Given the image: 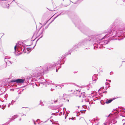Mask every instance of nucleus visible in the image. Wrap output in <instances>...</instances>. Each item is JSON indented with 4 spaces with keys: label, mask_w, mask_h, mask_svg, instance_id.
<instances>
[{
    "label": "nucleus",
    "mask_w": 125,
    "mask_h": 125,
    "mask_svg": "<svg viewBox=\"0 0 125 125\" xmlns=\"http://www.w3.org/2000/svg\"><path fill=\"white\" fill-rule=\"evenodd\" d=\"M72 83H62V85H61L62 86H63V85H63V84H66V85H67V84H72Z\"/></svg>",
    "instance_id": "obj_24"
},
{
    "label": "nucleus",
    "mask_w": 125,
    "mask_h": 125,
    "mask_svg": "<svg viewBox=\"0 0 125 125\" xmlns=\"http://www.w3.org/2000/svg\"><path fill=\"white\" fill-rule=\"evenodd\" d=\"M83 0H78L75 3H74V4H76L77 2H78L79 3H80Z\"/></svg>",
    "instance_id": "obj_25"
},
{
    "label": "nucleus",
    "mask_w": 125,
    "mask_h": 125,
    "mask_svg": "<svg viewBox=\"0 0 125 125\" xmlns=\"http://www.w3.org/2000/svg\"><path fill=\"white\" fill-rule=\"evenodd\" d=\"M90 43L89 36L80 41L79 43V46L81 45L82 47Z\"/></svg>",
    "instance_id": "obj_6"
},
{
    "label": "nucleus",
    "mask_w": 125,
    "mask_h": 125,
    "mask_svg": "<svg viewBox=\"0 0 125 125\" xmlns=\"http://www.w3.org/2000/svg\"><path fill=\"white\" fill-rule=\"evenodd\" d=\"M65 110V111L66 110V109L65 108H63V111L64 112V110Z\"/></svg>",
    "instance_id": "obj_56"
},
{
    "label": "nucleus",
    "mask_w": 125,
    "mask_h": 125,
    "mask_svg": "<svg viewBox=\"0 0 125 125\" xmlns=\"http://www.w3.org/2000/svg\"><path fill=\"white\" fill-rule=\"evenodd\" d=\"M97 79V76L95 75H94L92 77V80L93 81H96Z\"/></svg>",
    "instance_id": "obj_16"
},
{
    "label": "nucleus",
    "mask_w": 125,
    "mask_h": 125,
    "mask_svg": "<svg viewBox=\"0 0 125 125\" xmlns=\"http://www.w3.org/2000/svg\"><path fill=\"white\" fill-rule=\"evenodd\" d=\"M123 1V4L124 5H125V0H122Z\"/></svg>",
    "instance_id": "obj_40"
},
{
    "label": "nucleus",
    "mask_w": 125,
    "mask_h": 125,
    "mask_svg": "<svg viewBox=\"0 0 125 125\" xmlns=\"http://www.w3.org/2000/svg\"><path fill=\"white\" fill-rule=\"evenodd\" d=\"M63 62H62V61L60 63L59 62V64H58V66H57L56 67V72H57L58 70L61 67V65L62 64Z\"/></svg>",
    "instance_id": "obj_12"
},
{
    "label": "nucleus",
    "mask_w": 125,
    "mask_h": 125,
    "mask_svg": "<svg viewBox=\"0 0 125 125\" xmlns=\"http://www.w3.org/2000/svg\"><path fill=\"white\" fill-rule=\"evenodd\" d=\"M110 119V122L111 123H112V124L113 125L116 123H117V121L115 120V119H113L112 120H111ZM111 125H112L111 124Z\"/></svg>",
    "instance_id": "obj_14"
},
{
    "label": "nucleus",
    "mask_w": 125,
    "mask_h": 125,
    "mask_svg": "<svg viewBox=\"0 0 125 125\" xmlns=\"http://www.w3.org/2000/svg\"><path fill=\"white\" fill-rule=\"evenodd\" d=\"M62 114V112H61L59 114V116H61Z\"/></svg>",
    "instance_id": "obj_44"
},
{
    "label": "nucleus",
    "mask_w": 125,
    "mask_h": 125,
    "mask_svg": "<svg viewBox=\"0 0 125 125\" xmlns=\"http://www.w3.org/2000/svg\"><path fill=\"white\" fill-rule=\"evenodd\" d=\"M37 38V37H36L34 39V40H31V41H34L36 39V38Z\"/></svg>",
    "instance_id": "obj_54"
},
{
    "label": "nucleus",
    "mask_w": 125,
    "mask_h": 125,
    "mask_svg": "<svg viewBox=\"0 0 125 125\" xmlns=\"http://www.w3.org/2000/svg\"><path fill=\"white\" fill-rule=\"evenodd\" d=\"M43 36V35H42L41 36V37H40V38H38L37 40V41H36V44L37 43V42L41 38H42V37ZM36 45V44H35V45L33 47V48L35 46V45Z\"/></svg>",
    "instance_id": "obj_22"
},
{
    "label": "nucleus",
    "mask_w": 125,
    "mask_h": 125,
    "mask_svg": "<svg viewBox=\"0 0 125 125\" xmlns=\"http://www.w3.org/2000/svg\"><path fill=\"white\" fill-rule=\"evenodd\" d=\"M100 103L102 105H104L105 104L103 102V100H101V101Z\"/></svg>",
    "instance_id": "obj_31"
},
{
    "label": "nucleus",
    "mask_w": 125,
    "mask_h": 125,
    "mask_svg": "<svg viewBox=\"0 0 125 125\" xmlns=\"http://www.w3.org/2000/svg\"><path fill=\"white\" fill-rule=\"evenodd\" d=\"M10 57L8 56H5L4 59H10Z\"/></svg>",
    "instance_id": "obj_27"
},
{
    "label": "nucleus",
    "mask_w": 125,
    "mask_h": 125,
    "mask_svg": "<svg viewBox=\"0 0 125 125\" xmlns=\"http://www.w3.org/2000/svg\"><path fill=\"white\" fill-rule=\"evenodd\" d=\"M72 21L75 26L84 34L87 35L91 32V30L88 27L81 22L78 16L75 15Z\"/></svg>",
    "instance_id": "obj_2"
},
{
    "label": "nucleus",
    "mask_w": 125,
    "mask_h": 125,
    "mask_svg": "<svg viewBox=\"0 0 125 125\" xmlns=\"http://www.w3.org/2000/svg\"><path fill=\"white\" fill-rule=\"evenodd\" d=\"M48 27V26H47H47H46L45 27V29H44V30H45V29H47V28Z\"/></svg>",
    "instance_id": "obj_46"
},
{
    "label": "nucleus",
    "mask_w": 125,
    "mask_h": 125,
    "mask_svg": "<svg viewBox=\"0 0 125 125\" xmlns=\"http://www.w3.org/2000/svg\"><path fill=\"white\" fill-rule=\"evenodd\" d=\"M40 104L41 105L42 103V102L41 100L40 101Z\"/></svg>",
    "instance_id": "obj_47"
},
{
    "label": "nucleus",
    "mask_w": 125,
    "mask_h": 125,
    "mask_svg": "<svg viewBox=\"0 0 125 125\" xmlns=\"http://www.w3.org/2000/svg\"><path fill=\"white\" fill-rule=\"evenodd\" d=\"M106 33H107L104 36L105 38H107L111 36L114 38L115 37H118L120 36L122 34L121 31L112 30L111 31H109Z\"/></svg>",
    "instance_id": "obj_5"
},
{
    "label": "nucleus",
    "mask_w": 125,
    "mask_h": 125,
    "mask_svg": "<svg viewBox=\"0 0 125 125\" xmlns=\"http://www.w3.org/2000/svg\"><path fill=\"white\" fill-rule=\"evenodd\" d=\"M44 106V104H42V105L41 106Z\"/></svg>",
    "instance_id": "obj_62"
},
{
    "label": "nucleus",
    "mask_w": 125,
    "mask_h": 125,
    "mask_svg": "<svg viewBox=\"0 0 125 125\" xmlns=\"http://www.w3.org/2000/svg\"><path fill=\"white\" fill-rule=\"evenodd\" d=\"M4 61L6 64V66L8 65L9 66L12 63L8 59H4Z\"/></svg>",
    "instance_id": "obj_11"
},
{
    "label": "nucleus",
    "mask_w": 125,
    "mask_h": 125,
    "mask_svg": "<svg viewBox=\"0 0 125 125\" xmlns=\"http://www.w3.org/2000/svg\"><path fill=\"white\" fill-rule=\"evenodd\" d=\"M26 49L28 51H30L29 52L32 50L31 48H27Z\"/></svg>",
    "instance_id": "obj_26"
},
{
    "label": "nucleus",
    "mask_w": 125,
    "mask_h": 125,
    "mask_svg": "<svg viewBox=\"0 0 125 125\" xmlns=\"http://www.w3.org/2000/svg\"><path fill=\"white\" fill-rule=\"evenodd\" d=\"M16 45L14 47V49L15 50V52H16V48L17 46V44H19L21 46H22V47H23V52H24V53L26 52V51L25 52L24 51V50L25 49V46L26 45L24 44L23 42H21L20 41H19L16 44Z\"/></svg>",
    "instance_id": "obj_7"
},
{
    "label": "nucleus",
    "mask_w": 125,
    "mask_h": 125,
    "mask_svg": "<svg viewBox=\"0 0 125 125\" xmlns=\"http://www.w3.org/2000/svg\"><path fill=\"white\" fill-rule=\"evenodd\" d=\"M104 125H107V124L106 123V122L105 123H104Z\"/></svg>",
    "instance_id": "obj_57"
},
{
    "label": "nucleus",
    "mask_w": 125,
    "mask_h": 125,
    "mask_svg": "<svg viewBox=\"0 0 125 125\" xmlns=\"http://www.w3.org/2000/svg\"><path fill=\"white\" fill-rule=\"evenodd\" d=\"M61 13H59V14H58L57 16H56V17H57V18L58 17V16H59L60 15H61Z\"/></svg>",
    "instance_id": "obj_48"
},
{
    "label": "nucleus",
    "mask_w": 125,
    "mask_h": 125,
    "mask_svg": "<svg viewBox=\"0 0 125 125\" xmlns=\"http://www.w3.org/2000/svg\"><path fill=\"white\" fill-rule=\"evenodd\" d=\"M40 121L39 120V119H37L36 121V122H37L38 124H39L40 123Z\"/></svg>",
    "instance_id": "obj_30"
},
{
    "label": "nucleus",
    "mask_w": 125,
    "mask_h": 125,
    "mask_svg": "<svg viewBox=\"0 0 125 125\" xmlns=\"http://www.w3.org/2000/svg\"><path fill=\"white\" fill-rule=\"evenodd\" d=\"M113 100V99H107L106 100V102H105V103L107 104H108L110 103H111Z\"/></svg>",
    "instance_id": "obj_17"
},
{
    "label": "nucleus",
    "mask_w": 125,
    "mask_h": 125,
    "mask_svg": "<svg viewBox=\"0 0 125 125\" xmlns=\"http://www.w3.org/2000/svg\"><path fill=\"white\" fill-rule=\"evenodd\" d=\"M66 10H62L60 11L59 12H60V13H61V14H62V15H63L66 14Z\"/></svg>",
    "instance_id": "obj_15"
},
{
    "label": "nucleus",
    "mask_w": 125,
    "mask_h": 125,
    "mask_svg": "<svg viewBox=\"0 0 125 125\" xmlns=\"http://www.w3.org/2000/svg\"><path fill=\"white\" fill-rule=\"evenodd\" d=\"M108 121L106 122V123L107 124V125H109L111 123L110 119H108Z\"/></svg>",
    "instance_id": "obj_21"
},
{
    "label": "nucleus",
    "mask_w": 125,
    "mask_h": 125,
    "mask_svg": "<svg viewBox=\"0 0 125 125\" xmlns=\"http://www.w3.org/2000/svg\"><path fill=\"white\" fill-rule=\"evenodd\" d=\"M32 120L34 124L35 125H36V122L33 119Z\"/></svg>",
    "instance_id": "obj_38"
},
{
    "label": "nucleus",
    "mask_w": 125,
    "mask_h": 125,
    "mask_svg": "<svg viewBox=\"0 0 125 125\" xmlns=\"http://www.w3.org/2000/svg\"><path fill=\"white\" fill-rule=\"evenodd\" d=\"M113 72H111L110 73V75H111V74H113Z\"/></svg>",
    "instance_id": "obj_50"
},
{
    "label": "nucleus",
    "mask_w": 125,
    "mask_h": 125,
    "mask_svg": "<svg viewBox=\"0 0 125 125\" xmlns=\"http://www.w3.org/2000/svg\"><path fill=\"white\" fill-rule=\"evenodd\" d=\"M15 2L17 4V5H18V6H19L21 8V7L19 5H18L19 3H17L16 2Z\"/></svg>",
    "instance_id": "obj_45"
},
{
    "label": "nucleus",
    "mask_w": 125,
    "mask_h": 125,
    "mask_svg": "<svg viewBox=\"0 0 125 125\" xmlns=\"http://www.w3.org/2000/svg\"><path fill=\"white\" fill-rule=\"evenodd\" d=\"M117 38H116V39H114V38H112V40H114V39H115V40H117Z\"/></svg>",
    "instance_id": "obj_60"
},
{
    "label": "nucleus",
    "mask_w": 125,
    "mask_h": 125,
    "mask_svg": "<svg viewBox=\"0 0 125 125\" xmlns=\"http://www.w3.org/2000/svg\"><path fill=\"white\" fill-rule=\"evenodd\" d=\"M86 110H80V112L81 113H85L84 111H86Z\"/></svg>",
    "instance_id": "obj_32"
},
{
    "label": "nucleus",
    "mask_w": 125,
    "mask_h": 125,
    "mask_svg": "<svg viewBox=\"0 0 125 125\" xmlns=\"http://www.w3.org/2000/svg\"><path fill=\"white\" fill-rule=\"evenodd\" d=\"M111 114H110L109 115H108L107 116H106V117H110V115Z\"/></svg>",
    "instance_id": "obj_53"
},
{
    "label": "nucleus",
    "mask_w": 125,
    "mask_h": 125,
    "mask_svg": "<svg viewBox=\"0 0 125 125\" xmlns=\"http://www.w3.org/2000/svg\"><path fill=\"white\" fill-rule=\"evenodd\" d=\"M11 121L10 120H9L7 123V124H9Z\"/></svg>",
    "instance_id": "obj_39"
},
{
    "label": "nucleus",
    "mask_w": 125,
    "mask_h": 125,
    "mask_svg": "<svg viewBox=\"0 0 125 125\" xmlns=\"http://www.w3.org/2000/svg\"><path fill=\"white\" fill-rule=\"evenodd\" d=\"M41 32L40 33V34L37 36V37H39L40 36V35H42V34L43 32H44V29H42V30H41Z\"/></svg>",
    "instance_id": "obj_19"
},
{
    "label": "nucleus",
    "mask_w": 125,
    "mask_h": 125,
    "mask_svg": "<svg viewBox=\"0 0 125 125\" xmlns=\"http://www.w3.org/2000/svg\"><path fill=\"white\" fill-rule=\"evenodd\" d=\"M31 84L33 86H33L35 85H36L37 86H39V85H38L37 84H36V83L35 82L34 83H32Z\"/></svg>",
    "instance_id": "obj_23"
},
{
    "label": "nucleus",
    "mask_w": 125,
    "mask_h": 125,
    "mask_svg": "<svg viewBox=\"0 0 125 125\" xmlns=\"http://www.w3.org/2000/svg\"><path fill=\"white\" fill-rule=\"evenodd\" d=\"M6 105H4L3 104L1 105H0V107L2 109H4L6 107Z\"/></svg>",
    "instance_id": "obj_20"
},
{
    "label": "nucleus",
    "mask_w": 125,
    "mask_h": 125,
    "mask_svg": "<svg viewBox=\"0 0 125 125\" xmlns=\"http://www.w3.org/2000/svg\"><path fill=\"white\" fill-rule=\"evenodd\" d=\"M72 50H69L65 54L63 55H62V56L61 57H62L63 56L65 57V58L63 60H62V62H63L62 63V64H64V62H65V60H66V59H65V56H67L68 54H70L72 52Z\"/></svg>",
    "instance_id": "obj_9"
},
{
    "label": "nucleus",
    "mask_w": 125,
    "mask_h": 125,
    "mask_svg": "<svg viewBox=\"0 0 125 125\" xmlns=\"http://www.w3.org/2000/svg\"><path fill=\"white\" fill-rule=\"evenodd\" d=\"M44 20H45V19L44 18H42L41 19V22H43V21H44Z\"/></svg>",
    "instance_id": "obj_35"
},
{
    "label": "nucleus",
    "mask_w": 125,
    "mask_h": 125,
    "mask_svg": "<svg viewBox=\"0 0 125 125\" xmlns=\"http://www.w3.org/2000/svg\"><path fill=\"white\" fill-rule=\"evenodd\" d=\"M11 104V103H10L9 104H8V107H10V106Z\"/></svg>",
    "instance_id": "obj_42"
},
{
    "label": "nucleus",
    "mask_w": 125,
    "mask_h": 125,
    "mask_svg": "<svg viewBox=\"0 0 125 125\" xmlns=\"http://www.w3.org/2000/svg\"><path fill=\"white\" fill-rule=\"evenodd\" d=\"M21 118H20V119H19V121H21Z\"/></svg>",
    "instance_id": "obj_61"
},
{
    "label": "nucleus",
    "mask_w": 125,
    "mask_h": 125,
    "mask_svg": "<svg viewBox=\"0 0 125 125\" xmlns=\"http://www.w3.org/2000/svg\"><path fill=\"white\" fill-rule=\"evenodd\" d=\"M57 18V17H55L53 18V20L52 21V22H53L55 19Z\"/></svg>",
    "instance_id": "obj_41"
},
{
    "label": "nucleus",
    "mask_w": 125,
    "mask_h": 125,
    "mask_svg": "<svg viewBox=\"0 0 125 125\" xmlns=\"http://www.w3.org/2000/svg\"><path fill=\"white\" fill-rule=\"evenodd\" d=\"M10 81L12 83L16 82L17 83H23L24 82L25 79L19 78L12 80H11Z\"/></svg>",
    "instance_id": "obj_8"
},
{
    "label": "nucleus",
    "mask_w": 125,
    "mask_h": 125,
    "mask_svg": "<svg viewBox=\"0 0 125 125\" xmlns=\"http://www.w3.org/2000/svg\"><path fill=\"white\" fill-rule=\"evenodd\" d=\"M75 118H73V117H72V118H69V120H70V119H72L73 120H75Z\"/></svg>",
    "instance_id": "obj_33"
},
{
    "label": "nucleus",
    "mask_w": 125,
    "mask_h": 125,
    "mask_svg": "<svg viewBox=\"0 0 125 125\" xmlns=\"http://www.w3.org/2000/svg\"><path fill=\"white\" fill-rule=\"evenodd\" d=\"M123 125H125V122L123 124Z\"/></svg>",
    "instance_id": "obj_64"
},
{
    "label": "nucleus",
    "mask_w": 125,
    "mask_h": 125,
    "mask_svg": "<svg viewBox=\"0 0 125 125\" xmlns=\"http://www.w3.org/2000/svg\"><path fill=\"white\" fill-rule=\"evenodd\" d=\"M15 102V101H14L13 100H12L11 102V103L12 105H13V104Z\"/></svg>",
    "instance_id": "obj_34"
},
{
    "label": "nucleus",
    "mask_w": 125,
    "mask_h": 125,
    "mask_svg": "<svg viewBox=\"0 0 125 125\" xmlns=\"http://www.w3.org/2000/svg\"><path fill=\"white\" fill-rule=\"evenodd\" d=\"M20 50L21 51H22V49H23V48L21 47H20Z\"/></svg>",
    "instance_id": "obj_52"
},
{
    "label": "nucleus",
    "mask_w": 125,
    "mask_h": 125,
    "mask_svg": "<svg viewBox=\"0 0 125 125\" xmlns=\"http://www.w3.org/2000/svg\"><path fill=\"white\" fill-rule=\"evenodd\" d=\"M68 6V5L65 4L64 5H62V6L63 7H66Z\"/></svg>",
    "instance_id": "obj_37"
},
{
    "label": "nucleus",
    "mask_w": 125,
    "mask_h": 125,
    "mask_svg": "<svg viewBox=\"0 0 125 125\" xmlns=\"http://www.w3.org/2000/svg\"><path fill=\"white\" fill-rule=\"evenodd\" d=\"M78 45L79 43L78 44H75L73 46V48L72 49V51H73V50H75L76 49L82 47L81 45L79 46Z\"/></svg>",
    "instance_id": "obj_10"
},
{
    "label": "nucleus",
    "mask_w": 125,
    "mask_h": 125,
    "mask_svg": "<svg viewBox=\"0 0 125 125\" xmlns=\"http://www.w3.org/2000/svg\"><path fill=\"white\" fill-rule=\"evenodd\" d=\"M115 110H116V111H118V112H121V110H118L117 109H114L113 110V111H115Z\"/></svg>",
    "instance_id": "obj_36"
},
{
    "label": "nucleus",
    "mask_w": 125,
    "mask_h": 125,
    "mask_svg": "<svg viewBox=\"0 0 125 125\" xmlns=\"http://www.w3.org/2000/svg\"><path fill=\"white\" fill-rule=\"evenodd\" d=\"M65 58V57L63 56L61 57H59L58 60L57 62L55 63L53 62L51 63H48L46 65L44 69V71H47L51 70L54 68L56 66L58 65L59 64V62L60 63L62 61V60H63Z\"/></svg>",
    "instance_id": "obj_4"
},
{
    "label": "nucleus",
    "mask_w": 125,
    "mask_h": 125,
    "mask_svg": "<svg viewBox=\"0 0 125 125\" xmlns=\"http://www.w3.org/2000/svg\"><path fill=\"white\" fill-rule=\"evenodd\" d=\"M77 71H74L73 72V73H77Z\"/></svg>",
    "instance_id": "obj_55"
},
{
    "label": "nucleus",
    "mask_w": 125,
    "mask_h": 125,
    "mask_svg": "<svg viewBox=\"0 0 125 125\" xmlns=\"http://www.w3.org/2000/svg\"><path fill=\"white\" fill-rule=\"evenodd\" d=\"M52 101V104H53V103H56L58 101V100H56Z\"/></svg>",
    "instance_id": "obj_29"
},
{
    "label": "nucleus",
    "mask_w": 125,
    "mask_h": 125,
    "mask_svg": "<svg viewBox=\"0 0 125 125\" xmlns=\"http://www.w3.org/2000/svg\"><path fill=\"white\" fill-rule=\"evenodd\" d=\"M85 94L84 92H83L82 93H81V94L80 95L79 97H83V98H84L86 97L85 96Z\"/></svg>",
    "instance_id": "obj_13"
},
{
    "label": "nucleus",
    "mask_w": 125,
    "mask_h": 125,
    "mask_svg": "<svg viewBox=\"0 0 125 125\" xmlns=\"http://www.w3.org/2000/svg\"><path fill=\"white\" fill-rule=\"evenodd\" d=\"M107 93V91H105L103 92H102L101 93Z\"/></svg>",
    "instance_id": "obj_49"
},
{
    "label": "nucleus",
    "mask_w": 125,
    "mask_h": 125,
    "mask_svg": "<svg viewBox=\"0 0 125 125\" xmlns=\"http://www.w3.org/2000/svg\"><path fill=\"white\" fill-rule=\"evenodd\" d=\"M14 118L13 117V116L12 117L10 118V120L12 121L13 120H14V119H13Z\"/></svg>",
    "instance_id": "obj_43"
},
{
    "label": "nucleus",
    "mask_w": 125,
    "mask_h": 125,
    "mask_svg": "<svg viewBox=\"0 0 125 125\" xmlns=\"http://www.w3.org/2000/svg\"><path fill=\"white\" fill-rule=\"evenodd\" d=\"M89 41L90 43L92 44H93L94 46V49L96 50L97 49H98V48H101L102 47L105 48V47L103 46V42H102L103 41V40L104 39V37L101 38L99 35H93L89 36ZM109 42V40L105 41L104 43V44H106L108 43Z\"/></svg>",
    "instance_id": "obj_1"
},
{
    "label": "nucleus",
    "mask_w": 125,
    "mask_h": 125,
    "mask_svg": "<svg viewBox=\"0 0 125 125\" xmlns=\"http://www.w3.org/2000/svg\"><path fill=\"white\" fill-rule=\"evenodd\" d=\"M108 81L110 83L111 82V80H108Z\"/></svg>",
    "instance_id": "obj_59"
},
{
    "label": "nucleus",
    "mask_w": 125,
    "mask_h": 125,
    "mask_svg": "<svg viewBox=\"0 0 125 125\" xmlns=\"http://www.w3.org/2000/svg\"><path fill=\"white\" fill-rule=\"evenodd\" d=\"M44 68L41 66L37 68L35 70L33 73V74L35 77H36L37 79L38 80H41V81H40L41 83H46L48 84H46L54 85V84L52 83L48 82H46V80L44 79L43 77L42 76L44 72Z\"/></svg>",
    "instance_id": "obj_3"
},
{
    "label": "nucleus",
    "mask_w": 125,
    "mask_h": 125,
    "mask_svg": "<svg viewBox=\"0 0 125 125\" xmlns=\"http://www.w3.org/2000/svg\"><path fill=\"white\" fill-rule=\"evenodd\" d=\"M53 16V15L51 17L49 20L46 21L42 25V26L40 27V28L39 29V30L42 28V27L44 26V25H45L48 22V21H49V20L51 19V18Z\"/></svg>",
    "instance_id": "obj_18"
},
{
    "label": "nucleus",
    "mask_w": 125,
    "mask_h": 125,
    "mask_svg": "<svg viewBox=\"0 0 125 125\" xmlns=\"http://www.w3.org/2000/svg\"><path fill=\"white\" fill-rule=\"evenodd\" d=\"M18 116L17 115H14L13 117L14 118H13V119H14L15 118H17L18 117Z\"/></svg>",
    "instance_id": "obj_28"
},
{
    "label": "nucleus",
    "mask_w": 125,
    "mask_h": 125,
    "mask_svg": "<svg viewBox=\"0 0 125 125\" xmlns=\"http://www.w3.org/2000/svg\"><path fill=\"white\" fill-rule=\"evenodd\" d=\"M107 84V85H109L110 84V83H107L106 82L105 83V84Z\"/></svg>",
    "instance_id": "obj_51"
},
{
    "label": "nucleus",
    "mask_w": 125,
    "mask_h": 125,
    "mask_svg": "<svg viewBox=\"0 0 125 125\" xmlns=\"http://www.w3.org/2000/svg\"><path fill=\"white\" fill-rule=\"evenodd\" d=\"M101 88H100V89L99 90H98V91H99L100 90H101Z\"/></svg>",
    "instance_id": "obj_63"
},
{
    "label": "nucleus",
    "mask_w": 125,
    "mask_h": 125,
    "mask_svg": "<svg viewBox=\"0 0 125 125\" xmlns=\"http://www.w3.org/2000/svg\"><path fill=\"white\" fill-rule=\"evenodd\" d=\"M67 116H66V115H65V118L66 119L67 117Z\"/></svg>",
    "instance_id": "obj_58"
}]
</instances>
